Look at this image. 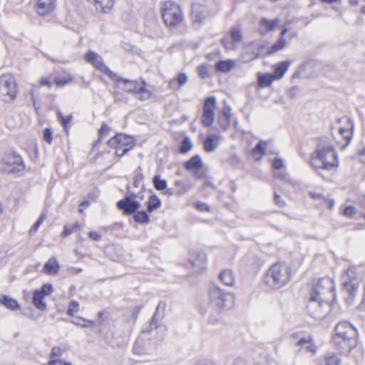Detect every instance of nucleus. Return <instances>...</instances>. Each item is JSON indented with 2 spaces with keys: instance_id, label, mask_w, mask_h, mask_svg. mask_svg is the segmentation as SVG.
<instances>
[{
  "instance_id": "41",
  "label": "nucleus",
  "mask_w": 365,
  "mask_h": 365,
  "mask_svg": "<svg viewBox=\"0 0 365 365\" xmlns=\"http://www.w3.org/2000/svg\"><path fill=\"white\" fill-rule=\"evenodd\" d=\"M81 227L80 225L78 222H75L72 225H66L63 227V230L62 232L63 237H67L71 235L73 232L79 230Z\"/></svg>"
},
{
  "instance_id": "63",
  "label": "nucleus",
  "mask_w": 365,
  "mask_h": 365,
  "mask_svg": "<svg viewBox=\"0 0 365 365\" xmlns=\"http://www.w3.org/2000/svg\"><path fill=\"white\" fill-rule=\"evenodd\" d=\"M88 237L93 241L98 242L101 239V235L96 231H91L88 232Z\"/></svg>"
},
{
  "instance_id": "25",
  "label": "nucleus",
  "mask_w": 365,
  "mask_h": 365,
  "mask_svg": "<svg viewBox=\"0 0 365 365\" xmlns=\"http://www.w3.org/2000/svg\"><path fill=\"white\" fill-rule=\"evenodd\" d=\"M165 307V302L160 301L158 303V305L156 307V311L150 320L149 328L144 329L143 331V333H150L153 330V329H157L158 327V312L160 308L162 307L164 309Z\"/></svg>"
},
{
  "instance_id": "59",
  "label": "nucleus",
  "mask_w": 365,
  "mask_h": 365,
  "mask_svg": "<svg viewBox=\"0 0 365 365\" xmlns=\"http://www.w3.org/2000/svg\"><path fill=\"white\" fill-rule=\"evenodd\" d=\"M71 81V78H58L55 80L57 86H63Z\"/></svg>"
},
{
  "instance_id": "43",
  "label": "nucleus",
  "mask_w": 365,
  "mask_h": 365,
  "mask_svg": "<svg viewBox=\"0 0 365 365\" xmlns=\"http://www.w3.org/2000/svg\"><path fill=\"white\" fill-rule=\"evenodd\" d=\"M57 115L64 129L67 130L68 125L72 120V115L65 117L60 110H58Z\"/></svg>"
},
{
  "instance_id": "52",
  "label": "nucleus",
  "mask_w": 365,
  "mask_h": 365,
  "mask_svg": "<svg viewBox=\"0 0 365 365\" xmlns=\"http://www.w3.org/2000/svg\"><path fill=\"white\" fill-rule=\"evenodd\" d=\"M139 197V193H136L130 190V185H127V191L123 198H128L131 200H136Z\"/></svg>"
},
{
  "instance_id": "5",
  "label": "nucleus",
  "mask_w": 365,
  "mask_h": 365,
  "mask_svg": "<svg viewBox=\"0 0 365 365\" xmlns=\"http://www.w3.org/2000/svg\"><path fill=\"white\" fill-rule=\"evenodd\" d=\"M2 172L21 175L25 170V165L21 157L16 152L7 153L4 155L1 163Z\"/></svg>"
},
{
  "instance_id": "47",
  "label": "nucleus",
  "mask_w": 365,
  "mask_h": 365,
  "mask_svg": "<svg viewBox=\"0 0 365 365\" xmlns=\"http://www.w3.org/2000/svg\"><path fill=\"white\" fill-rule=\"evenodd\" d=\"M46 217V215L44 213H42L39 216V217L36 220V222L33 225L32 227L30 230V233L36 232L38 230L39 226L43 222V221L45 220Z\"/></svg>"
},
{
  "instance_id": "36",
  "label": "nucleus",
  "mask_w": 365,
  "mask_h": 365,
  "mask_svg": "<svg viewBox=\"0 0 365 365\" xmlns=\"http://www.w3.org/2000/svg\"><path fill=\"white\" fill-rule=\"evenodd\" d=\"M286 41L284 37H280L267 51V54L270 55L283 49L286 46Z\"/></svg>"
},
{
  "instance_id": "9",
  "label": "nucleus",
  "mask_w": 365,
  "mask_h": 365,
  "mask_svg": "<svg viewBox=\"0 0 365 365\" xmlns=\"http://www.w3.org/2000/svg\"><path fill=\"white\" fill-rule=\"evenodd\" d=\"M187 268L194 273H199L206 268L207 255L202 251H191L189 253Z\"/></svg>"
},
{
  "instance_id": "3",
  "label": "nucleus",
  "mask_w": 365,
  "mask_h": 365,
  "mask_svg": "<svg viewBox=\"0 0 365 365\" xmlns=\"http://www.w3.org/2000/svg\"><path fill=\"white\" fill-rule=\"evenodd\" d=\"M110 78L116 83L117 88L133 94L140 101L148 100L151 96L150 92L145 88L144 81L140 83L137 81L120 77L117 73H115V77H110Z\"/></svg>"
},
{
  "instance_id": "64",
  "label": "nucleus",
  "mask_w": 365,
  "mask_h": 365,
  "mask_svg": "<svg viewBox=\"0 0 365 365\" xmlns=\"http://www.w3.org/2000/svg\"><path fill=\"white\" fill-rule=\"evenodd\" d=\"M231 108L228 106H225L222 110V115L221 117L231 119Z\"/></svg>"
},
{
  "instance_id": "21",
  "label": "nucleus",
  "mask_w": 365,
  "mask_h": 365,
  "mask_svg": "<svg viewBox=\"0 0 365 365\" xmlns=\"http://www.w3.org/2000/svg\"><path fill=\"white\" fill-rule=\"evenodd\" d=\"M59 268L60 266L56 257L50 258L43 265L45 272L50 275L57 274Z\"/></svg>"
},
{
  "instance_id": "12",
  "label": "nucleus",
  "mask_w": 365,
  "mask_h": 365,
  "mask_svg": "<svg viewBox=\"0 0 365 365\" xmlns=\"http://www.w3.org/2000/svg\"><path fill=\"white\" fill-rule=\"evenodd\" d=\"M216 107V98L215 96H210L205 101L203 112L201 118L202 123L206 126H210L215 120V109Z\"/></svg>"
},
{
  "instance_id": "50",
  "label": "nucleus",
  "mask_w": 365,
  "mask_h": 365,
  "mask_svg": "<svg viewBox=\"0 0 365 365\" xmlns=\"http://www.w3.org/2000/svg\"><path fill=\"white\" fill-rule=\"evenodd\" d=\"M78 306L79 304L77 302L74 300L71 301L66 312L67 314L69 316H73L74 312H78Z\"/></svg>"
},
{
  "instance_id": "7",
  "label": "nucleus",
  "mask_w": 365,
  "mask_h": 365,
  "mask_svg": "<svg viewBox=\"0 0 365 365\" xmlns=\"http://www.w3.org/2000/svg\"><path fill=\"white\" fill-rule=\"evenodd\" d=\"M310 316L318 320L324 319L331 311V304L322 297H316V294H310V299L307 306Z\"/></svg>"
},
{
  "instance_id": "35",
  "label": "nucleus",
  "mask_w": 365,
  "mask_h": 365,
  "mask_svg": "<svg viewBox=\"0 0 365 365\" xmlns=\"http://www.w3.org/2000/svg\"><path fill=\"white\" fill-rule=\"evenodd\" d=\"M322 364L324 365H340L341 359L338 355L329 353L324 356Z\"/></svg>"
},
{
  "instance_id": "34",
  "label": "nucleus",
  "mask_w": 365,
  "mask_h": 365,
  "mask_svg": "<svg viewBox=\"0 0 365 365\" xmlns=\"http://www.w3.org/2000/svg\"><path fill=\"white\" fill-rule=\"evenodd\" d=\"M133 217L134 221L138 223L145 224L150 222V217L144 210L138 211V210L133 214Z\"/></svg>"
},
{
  "instance_id": "8",
  "label": "nucleus",
  "mask_w": 365,
  "mask_h": 365,
  "mask_svg": "<svg viewBox=\"0 0 365 365\" xmlns=\"http://www.w3.org/2000/svg\"><path fill=\"white\" fill-rule=\"evenodd\" d=\"M16 83L15 78L11 75H3L0 77V98L7 101L5 97L10 100H14L16 96Z\"/></svg>"
},
{
  "instance_id": "16",
  "label": "nucleus",
  "mask_w": 365,
  "mask_h": 365,
  "mask_svg": "<svg viewBox=\"0 0 365 365\" xmlns=\"http://www.w3.org/2000/svg\"><path fill=\"white\" fill-rule=\"evenodd\" d=\"M55 7L56 0H36L35 9L41 16L48 15Z\"/></svg>"
},
{
  "instance_id": "20",
  "label": "nucleus",
  "mask_w": 365,
  "mask_h": 365,
  "mask_svg": "<svg viewBox=\"0 0 365 365\" xmlns=\"http://www.w3.org/2000/svg\"><path fill=\"white\" fill-rule=\"evenodd\" d=\"M296 346L301 349H304L306 351L314 354L317 351V346L313 342L312 338L308 336L307 337H301L297 342Z\"/></svg>"
},
{
  "instance_id": "15",
  "label": "nucleus",
  "mask_w": 365,
  "mask_h": 365,
  "mask_svg": "<svg viewBox=\"0 0 365 365\" xmlns=\"http://www.w3.org/2000/svg\"><path fill=\"white\" fill-rule=\"evenodd\" d=\"M333 288V283L329 278H321L314 287L310 294H316V297H322V296H324L327 293L331 292Z\"/></svg>"
},
{
  "instance_id": "18",
  "label": "nucleus",
  "mask_w": 365,
  "mask_h": 365,
  "mask_svg": "<svg viewBox=\"0 0 365 365\" xmlns=\"http://www.w3.org/2000/svg\"><path fill=\"white\" fill-rule=\"evenodd\" d=\"M0 304L11 311L20 309V304L17 300L6 294H0Z\"/></svg>"
},
{
  "instance_id": "32",
  "label": "nucleus",
  "mask_w": 365,
  "mask_h": 365,
  "mask_svg": "<svg viewBox=\"0 0 365 365\" xmlns=\"http://www.w3.org/2000/svg\"><path fill=\"white\" fill-rule=\"evenodd\" d=\"M274 79H275V78L272 74H269V73L261 74V73H259L258 78H257V83H258V85L261 88L267 87V86H269L272 84V83Z\"/></svg>"
},
{
  "instance_id": "13",
  "label": "nucleus",
  "mask_w": 365,
  "mask_h": 365,
  "mask_svg": "<svg viewBox=\"0 0 365 365\" xmlns=\"http://www.w3.org/2000/svg\"><path fill=\"white\" fill-rule=\"evenodd\" d=\"M339 133L346 140V143H349L352 139L354 130V123L348 116H343L338 119Z\"/></svg>"
},
{
  "instance_id": "38",
  "label": "nucleus",
  "mask_w": 365,
  "mask_h": 365,
  "mask_svg": "<svg viewBox=\"0 0 365 365\" xmlns=\"http://www.w3.org/2000/svg\"><path fill=\"white\" fill-rule=\"evenodd\" d=\"M143 179L144 175L143 174V169L140 166H138L134 171L133 186L138 187Z\"/></svg>"
},
{
  "instance_id": "28",
  "label": "nucleus",
  "mask_w": 365,
  "mask_h": 365,
  "mask_svg": "<svg viewBox=\"0 0 365 365\" xmlns=\"http://www.w3.org/2000/svg\"><path fill=\"white\" fill-rule=\"evenodd\" d=\"M290 63L289 61H282L278 63L274 71V77L275 79H280L284 76L289 67Z\"/></svg>"
},
{
  "instance_id": "55",
  "label": "nucleus",
  "mask_w": 365,
  "mask_h": 365,
  "mask_svg": "<svg viewBox=\"0 0 365 365\" xmlns=\"http://www.w3.org/2000/svg\"><path fill=\"white\" fill-rule=\"evenodd\" d=\"M195 207L198 210L201 212H210V206L207 203L202 201H197L195 202Z\"/></svg>"
},
{
  "instance_id": "61",
  "label": "nucleus",
  "mask_w": 365,
  "mask_h": 365,
  "mask_svg": "<svg viewBox=\"0 0 365 365\" xmlns=\"http://www.w3.org/2000/svg\"><path fill=\"white\" fill-rule=\"evenodd\" d=\"M175 184L177 187H180L183 189V191L182 192H178V195H182V193L187 192L189 190L188 185L185 184L184 182L181 181V180L175 181Z\"/></svg>"
},
{
  "instance_id": "56",
  "label": "nucleus",
  "mask_w": 365,
  "mask_h": 365,
  "mask_svg": "<svg viewBox=\"0 0 365 365\" xmlns=\"http://www.w3.org/2000/svg\"><path fill=\"white\" fill-rule=\"evenodd\" d=\"M274 204L279 207H284L286 205L284 200H282V197L277 192L274 194Z\"/></svg>"
},
{
  "instance_id": "42",
  "label": "nucleus",
  "mask_w": 365,
  "mask_h": 365,
  "mask_svg": "<svg viewBox=\"0 0 365 365\" xmlns=\"http://www.w3.org/2000/svg\"><path fill=\"white\" fill-rule=\"evenodd\" d=\"M344 289L350 294L354 295L357 290L358 286L353 280L344 281L343 282Z\"/></svg>"
},
{
  "instance_id": "29",
  "label": "nucleus",
  "mask_w": 365,
  "mask_h": 365,
  "mask_svg": "<svg viewBox=\"0 0 365 365\" xmlns=\"http://www.w3.org/2000/svg\"><path fill=\"white\" fill-rule=\"evenodd\" d=\"M204 7L200 4L192 5L191 15L195 21L202 22L205 16L203 14Z\"/></svg>"
},
{
  "instance_id": "33",
  "label": "nucleus",
  "mask_w": 365,
  "mask_h": 365,
  "mask_svg": "<svg viewBox=\"0 0 365 365\" xmlns=\"http://www.w3.org/2000/svg\"><path fill=\"white\" fill-rule=\"evenodd\" d=\"M96 9H100L103 12L109 11L114 4L113 0H94Z\"/></svg>"
},
{
  "instance_id": "10",
  "label": "nucleus",
  "mask_w": 365,
  "mask_h": 365,
  "mask_svg": "<svg viewBox=\"0 0 365 365\" xmlns=\"http://www.w3.org/2000/svg\"><path fill=\"white\" fill-rule=\"evenodd\" d=\"M86 61L92 64L97 70L110 77H115V73L107 67L103 61V58L98 53L89 50L85 54Z\"/></svg>"
},
{
  "instance_id": "48",
  "label": "nucleus",
  "mask_w": 365,
  "mask_h": 365,
  "mask_svg": "<svg viewBox=\"0 0 365 365\" xmlns=\"http://www.w3.org/2000/svg\"><path fill=\"white\" fill-rule=\"evenodd\" d=\"M53 286L51 284H43L39 290H36L37 292H40L43 295L46 296L53 292Z\"/></svg>"
},
{
  "instance_id": "19",
  "label": "nucleus",
  "mask_w": 365,
  "mask_h": 365,
  "mask_svg": "<svg viewBox=\"0 0 365 365\" xmlns=\"http://www.w3.org/2000/svg\"><path fill=\"white\" fill-rule=\"evenodd\" d=\"M310 165L314 169H324L327 170H331L333 169V163H322L319 158L316 155L315 152L312 153L310 158Z\"/></svg>"
},
{
  "instance_id": "2",
  "label": "nucleus",
  "mask_w": 365,
  "mask_h": 365,
  "mask_svg": "<svg viewBox=\"0 0 365 365\" xmlns=\"http://www.w3.org/2000/svg\"><path fill=\"white\" fill-rule=\"evenodd\" d=\"M291 267L285 263H275L267 271L265 284L272 289H279L290 280Z\"/></svg>"
},
{
  "instance_id": "4",
  "label": "nucleus",
  "mask_w": 365,
  "mask_h": 365,
  "mask_svg": "<svg viewBox=\"0 0 365 365\" xmlns=\"http://www.w3.org/2000/svg\"><path fill=\"white\" fill-rule=\"evenodd\" d=\"M208 294L210 304L217 312L230 309L234 303V296L216 284L210 286Z\"/></svg>"
},
{
  "instance_id": "62",
  "label": "nucleus",
  "mask_w": 365,
  "mask_h": 365,
  "mask_svg": "<svg viewBox=\"0 0 365 365\" xmlns=\"http://www.w3.org/2000/svg\"><path fill=\"white\" fill-rule=\"evenodd\" d=\"M283 165H284V163H283L282 159H281V158L274 159L273 163H272V166L274 169L279 170L283 167Z\"/></svg>"
},
{
  "instance_id": "53",
  "label": "nucleus",
  "mask_w": 365,
  "mask_h": 365,
  "mask_svg": "<svg viewBox=\"0 0 365 365\" xmlns=\"http://www.w3.org/2000/svg\"><path fill=\"white\" fill-rule=\"evenodd\" d=\"M197 71L199 76L202 79H205L208 76V71L207 66L204 64L200 65L197 67Z\"/></svg>"
},
{
  "instance_id": "30",
  "label": "nucleus",
  "mask_w": 365,
  "mask_h": 365,
  "mask_svg": "<svg viewBox=\"0 0 365 365\" xmlns=\"http://www.w3.org/2000/svg\"><path fill=\"white\" fill-rule=\"evenodd\" d=\"M161 206V200L155 194L150 195L147 202V211L148 212H153L154 210L158 209Z\"/></svg>"
},
{
  "instance_id": "51",
  "label": "nucleus",
  "mask_w": 365,
  "mask_h": 365,
  "mask_svg": "<svg viewBox=\"0 0 365 365\" xmlns=\"http://www.w3.org/2000/svg\"><path fill=\"white\" fill-rule=\"evenodd\" d=\"M43 138L45 142L51 144L53 140V134L50 128H46L43 130Z\"/></svg>"
},
{
  "instance_id": "44",
  "label": "nucleus",
  "mask_w": 365,
  "mask_h": 365,
  "mask_svg": "<svg viewBox=\"0 0 365 365\" xmlns=\"http://www.w3.org/2000/svg\"><path fill=\"white\" fill-rule=\"evenodd\" d=\"M230 36L234 42L238 43L242 41V36L239 28L235 27L230 30Z\"/></svg>"
},
{
  "instance_id": "22",
  "label": "nucleus",
  "mask_w": 365,
  "mask_h": 365,
  "mask_svg": "<svg viewBox=\"0 0 365 365\" xmlns=\"http://www.w3.org/2000/svg\"><path fill=\"white\" fill-rule=\"evenodd\" d=\"M219 137L217 135L212 134L208 135L204 140V149L207 152H212L219 145Z\"/></svg>"
},
{
  "instance_id": "39",
  "label": "nucleus",
  "mask_w": 365,
  "mask_h": 365,
  "mask_svg": "<svg viewBox=\"0 0 365 365\" xmlns=\"http://www.w3.org/2000/svg\"><path fill=\"white\" fill-rule=\"evenodd\" d=\"M69 346L68 344H63L61 346H53L52 348L50 356L51 358L56 357V356H60L63 353L66 352L69 349Z\"/></svg>"
},
{
  "instance_id": "14",
  "label": "nucleus",
  "mask_w": 365,
  "mask_h": 365,
  "mask_svg": "<svg viewBox=\"0 0 365 365\" xmlns=\"http://www.w3.org/2000/svg\"><path fill=\"white\" fill-rule=\"evenodd\" d=\"M117 207L125 215H133L140 207V202L138 200H131L128 198H123L118 201Z\"/></svg>"
},
{
  "instance_id": "40",
  "label": "nucleus",
  "mask_w": 365,
  "mask_h": 365,
  "mask_svg": "<svg viewBox=\"0 0 365 365\" xmlns=\"http://www.w3.org/2000/svg\"><path fill=\"white\" fill-rule=\"evenodd\" d=\"M192 148V143L188 136H186L183 138L180 147V153L185 154L190 150Z\"/></svg>"
},
{
  "instance_id": "17",
  "label": "nucleus",
  "mask_w": 365,
  "mask_h": 365,
  "mask_svg": "<svg viewBox=\"0 0 365 365\" xmlns=\"http://www.w3.org/2000/svg\"><path fill=\"white\" fill-rule=\"evenodd\" d=\"M107 144L110 147H115L117 145L127 147V145H130L132 146V148L135 145L132 137L124 133L116 134L114 137L108 140Z\"/></svg>"
},
{
  "instance_id": "58",
  "label": "nucleus",
  "mask_w": 365,
  "mask_h": 365,
  "mask_svg": "<svg viewBox=\"0 0 365 365\" xmlns=\"http://www.w3.org/2000/svg\"><path fill=\"white\" fill-rule=\"evenodd\" d=\"M187 79L188 78L186 73H181L178 76L177 81L178 82L179 86H182L187 83Z\"/></svg>"
},
{
  "instance_id": "37",
  "label": "nucleus",
  "mask_w": 365,
  "mask_h": 365,
  "mask_svg": "<svg viewBox=\"0 0 365 365\" xmlns=\"http://www.w3.org/2000/svg\"><path fill=\"white\" fill-rule=\"evenodd\" d=\"M153 184L155 190L163 191L167 188V181L160 178V175H155L153 178Z\"/></svg>"
},
{
  "instance_id": "11",
  "label": "nucleus",
  "mask_w": 365,
  "mask_h": 365,
  "mask_svg": "<svg viewBox=\"0 0 365 365\" xmlns=\"http://www.w3.org/2000/svg\"><path fill=\"white\" fill-rule=\"evenodd\" d=\"M316 155L322 163H333V168L338 165V154L331 145H317L315 150Z\"/></svg>"
},
{
  "instance_id": "23",
  "label": "nucleus",
  "mask_w": 365,
  "mask_h": 365,
  "mask_svg": "<svg viewBox=\"0 0 365 365\" xmlns=\"http://www.w3.org/2000/svg\"><path fill=\"white\" fill-rule=\"evenodd\" d=\"M278 21V19L268 20L265 18L262 19L259 23L260 32L265 34L269 31H272L277 26Z\"/></svg>"
},
{
  "instance_id": "27",
  "label": "nucleus",
  "mask_w": 365,
  "mask_h": 365,
  "mask_svg": "<svg viewBox=\"0 0 365 365\" xmlns=\"http://www.w3.org/2000/svg\"><path fill=\"white\" fill-rule=\"evenodd\" d=\"M44 295L36 290L34 292L33 304L38 309L43 311L46 308V303L44 301Z\"/></svg>"
},
{
  "instance_id": "1",
  "label": "nucleus",
  "mask_w": 365,
  "mask_h": 365,
  "mask_svg": "<svg viewBox=\"0 0 365 365\" xmlns=\"http://www.w3.org/2000/svg\"><path fill=\"white\" fill-rule=\"evenodd\" d=\"M335 332L333 343L339 351L349 353L356 346L358 331L350 322H339L335 327Z\"/></svg>"
},
{
  "instance_id": "46",
  "label": "nucleus",
  "mask_w": 365,
  "mask_h": 365,
  "mask_svg": "<svg viewBox=\"0 0 365 365\" xmlns=\"http://www.w3.org/2000/svg\"><path fill=\"white\" fill-rule=\"evenodd\" d=\"M115 155L118 157H122L125 154H126L130 150L132 149V146L127 145V147L121 146V145H117L115 146Z\"/></svg>"
},
{
  "instance_id": "31",
  "label": "nucleus",
  "mask_w": 365,
  "mask_h": 365,
  "mask_svg": "<svg viewBox=\"0 0 365 365\" xmlns=\"http://www.w3.org/2000/svg\"><path fill=\"white\" fill-rule=\"evenodd\" d=\"M219 278L227 286L231 287L234 284L235 278L231 270H223L219 274Z\"/></svg>"
},
{
  "instance_id": "24",
  "label": "nucleus",
  "mask_w": 365,
  "mask_h": 365,
  "mask_svg": "<svg viewBox=\"0 0 365 365\" xmlns=\"http://www.w3.org/2000/svg\"><path fill=\"white\" fill-rule=\"evenodd\" d=\"M235 62L232 60H220L215 63V68L216 71L227 73L232 69Z\"/></svg>"
},
{
  "instance_id": "54",
  "label": "nucleus",
  "mask_w": 365,
  "mask_h": 365,
  "mask_svg": "<svg viewBox=\"0 0 365 365\" xmlns=\"http://www.w3.org/2000/svg\"><path fill=\"white\" fill-rule=\"evenodd\" d=\"M230 118L220 117L219 118V124L222 130H226L230 126Z\"/></svg>"
},
{
  "instance_id": "49",
  "label": "nucleus",
  "mask_w": 365,
  "mask_h": 365,
  "mask_svg": "<svg viewBox=\"0 0 365 365\" xmlns=\"http://www.w3.org/2000/svg\"><path fill=\"white\" fill-rule=\"evenodd\" d=\"M267 148V143L262 140H260L257 143L255 148L253 149V153L259 152L261 155L264 153L265 149Z\"/></svg>"
},
{
  "instance_id": "26",
  "label": "nucleus",
  "mask_w": 365,
  "mask_h": 365,
  "mask_svg": "<svg viewBox=\"0 0 365 365\" xmlns=\"http://www.w3.org/2000/svg\"><path fill=\"white\" fill-rule=\"evenodd\" d=\"M184 166L187 170L202 168V161L199 155H195L193 157H192L189 160L186 161L184 164Z\"/></svg>"
},
{
  "instance_id": "57",
  "label": "nucleus",
  "mask_w": 365,
  "mask_h": 365,
  "mask_svg": "<svg viewBox=\"0 0 365 365\" xmlns=\"http://www.w3.org/2000/svg\"><path fill=\"white\" fill-rule=\"evenodd\" d=\"M356 213V208L353 205L346 206L343 212V214L347 217H352Z\"/></svg>"
},
{
  "instance_id": "60",
  "label": "nucleus",
  "mask_w": 365,
  "mask_h": 365,
  "mask_svg": "<svg viewBox=\"0 0 365 365\" xmlns=\"http://www.w3.org/2000/svg\"><path fill=\"white\" fill-rule=\"evenodd\" d=\"M194 170L195 171H194L192 176L195 179H197V180L202 179L205 177V173L201 168H197V169H195Z\"/></svg>"
},
{
  "instance_id": "45",
  "label": "nucleus",
  "mask_w": 365,
  "mask_h": 365,
  "mask_svg": "<svg viewBox=\"0 0 365 365\" xmlns=\"http://www.w3.org/2000/svg\"><path fill=\"white\" fill-rule=\"evenodd\" d=\"M109 130L110 128L108 127V125L106 123H103L98 130L99 138L96 143L97 144L100 143L103 140V138H104V137L107 135Z\"/></svg>"
},
{
  "instance_id": "6",
  "label": "nucleus",
  "mask_w": 365,
  "mask_h": 365,
  "mask_svg": "<svg viewBox=\"0 0 365 365\" xmlns=\"http://www.w3.org/2000/svg\"><path fill=\"white\" fill-rule=\"evenodd\" d=\"M161 15L165 24L170 28L176 27L183 19L180 7L173 1L164 3L161 8Z\"/></svg>"
}]
</instances>
